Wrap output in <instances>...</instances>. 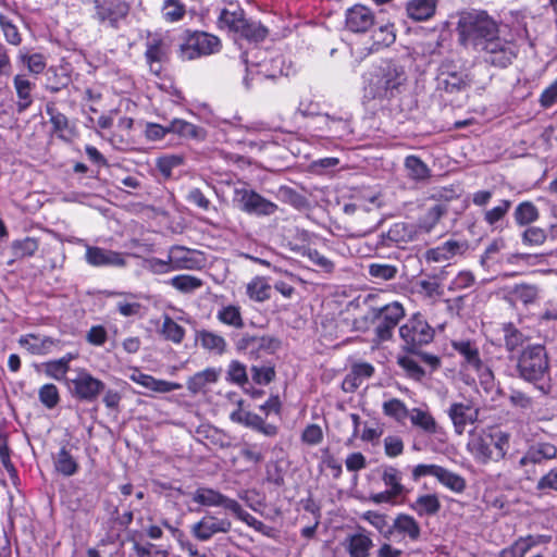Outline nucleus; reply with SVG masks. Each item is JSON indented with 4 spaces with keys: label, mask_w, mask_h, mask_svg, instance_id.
Masks as SVG:
<instances>
[{
    "label": "nucleus",
    "mask_w": 557,
    "mask_h": 557,
    "mask_svg": "<svg viewBox=\"0 0 557 557\" xmlns=\"http://www.w3.org/2000/svg\"><path fill=\"white\" fill-rule=\"evenodd\" d=\"M445 213L446 210L442 205L431 207L420 219L418 225L414 226L418 231V236L420 237L422 234H430Z\"/></svg>",
    "instance_id": "a19ab883"
},
{
    "label": "nucleus",
    "mask_w": 557,
    "mask_h": 557,
    "mask_svg": "<svg viewBox=\"0 0 557 557\" xmlns=\"http://www.w3.org/2000/svg\"><path fill=\"white\" fill-rule=\"evenodd\" d=\"M324 116H325V124L331 132H333L339 136L349 134L350 116L348 114L339 115V116L325 114Z\"/></svg>",
    "instance_id": "e2e57ef3"
},
{
    "label": "nucleus",
    "mask_w": 557,
    "mask_h": 557,
    "mask_svg": "<svg viewBox=\"0 0 557 557\" xmlns=\"http://www.w3.org/2000/svg\"><path fill=\"white\" fill-rule=\"evenodd\" d=\"M271 285L264 276H255L246 286L249 299L256 302H264L271 298Z\"/></svg>",
    "instance_id": "58836bf2"
},
{
    "label": "nucleus",
    "mask_w": 557,
    "mask_h": 557,
    "mask_svg": "<svg viewBox=\"0 0 557 557\" xmlns=\"http://www.w3.org/2000/svg\"><path fill=\"white\" fill-rule=\"evenodd\" d=\"M447 414L453 423L457 435H462L468 425L474 424L479 420L480 409L470 399L463 401H454L447 409Z\"/></svg>",
    "instance_id": "9b49d317"
},
{
    "label": "nucleus",
    "mask_w": 557,
    "mask_h": 557,
    "mask_svg": "<svg viewBox=\"0 0 557 557\" xmlns=\"http://www.w3.org/2000/svg\"><path fill=\"white\" fill-rule=\"evenodd\" d=\"M76 358V355L69 352L60 359L50 360L44 363V370L47 376L57 381L65 380L70 370V362Z\"/></svg>",
    "instance_id": "e433bc0d"
},
{
    "label": "nucleus",
    "mask_w": 557,
    "mask_h": 557,
    "mask_svg": "<svg viewBox=\"0 0 557 557\" xmlns=\"http://www.w3.org/2000/svg\"><path fill=\"white\" fill-rule=\"evenodd\" d=\"M216 319L222 324L237 330L243 329L245 326V322L239 306H222L216 312Z\"/></svg>",
    "instance_id": "37998d69"
},
{
    "label": "nucleus",
    "mask_w": 557,
    "mask_h": 557,
    "mask_svg": "<svg viewBox=\"0 0 557 557\" xmlns=\"http://www.w3.org/2000/svg\"><path fill=\"white\" fill-rule=\"evenodd\" d=\"M436 479L441 484L455 493H462L467 487L466 480L461 475L443 467L440 468Z\"/></svg>",
    "instance_id": "09e8293b"
},
{
    "label": "nucleus",
    "mask_w": 557,
    "mask_h": 557,
    "mask_svg": "<svg viewBox=\"0 0 557 557\" xmlns=\"http://www.w3.org/2000/svg\"><path fill=\"white\" fill-rule=\"evenodd\" d=\"M185 12V5L180 0H165L162 5V15L170 23L181 21Z\"/></svg>",
    "instance_id": "4d7b16f0"
},
{
    "label": "nucleus",
    "mask_w": 557,
    "mask_h": 557,
    "mask_svg": "<svg viewBox=\"0 0 557 557\" xmlns=\"http://www.w3.org/2000/svg\"><path fill=\"white\" fill-rule=\"evenodd\" d=\"M382 480L388 487V491L396 497H399L406 492V487L401 484V476L399 471L394 467L384 469Z\"/></svg>",
    "instance_id": "864d4df0"
},
{
    "label": "nucleus",
    "mask_w": 557,
    "mask_h": 557,
    "mask_svg": "<svg viewBox=\"0 0 557 557\" xmlns=\"http://www.w3.org/2000/svg\"><path fill=\"white\" fill-rule=\"evenodd\" d=\"M375 23L374 13L366 5L355 4L345 14V25L352 33H366Z\"/></svg>",
    "instance_id": "f3484780"
},
{
    "label": "nucleus",
    "mask_w": 557,
    "mask_h": 557,
    "mask_svg": "<svg viewBox=\"0 0 557 557\" xmlns=\"http://www.w3.org/2000/svg\"><path fill=\"white\" fill-rule=\"evenodd\" d=\"M127 13V5L120 0H97L96 14L100 22L115 26Z\"/></svg>",
    "instance_id": "5701e85b"
},
{
    "label": "nucleus",
    "mask_w": 557,
    "mask_h": 557,
    "mask_svg": "<svg viewBox=\"0 0 557 557\" xmlns=\"http://www.w3.org/2000/svg\"><path fill=\"white\" fill-rule=\"evenodd\" d=\"M13 84L18 99L16 102V108L21 113L27 110L33 103L32 91L35 87V84L21 74L14 77Z\"/></svg>",
    "instance_id": "7c9ffc66"
},
{
    "label": "nucleus",
    "mask_w": 557,
    "mask_h": 557,
    "mask_svg": "<svg viewBox=\"0 0 557 557\" xmlns=\"http://www.w3.org/2000/svg\"><path fill=\"white\" fill-rule=\"evenodd\" d=\"M511 208V201L508 199H503L498 202L497 206L492 209L485 211L484 221L490 225H496L500 220L505 218L508 211Z\"/></svg>",
    "instance_id": "052dcab7"
},
{
    "label": "nucleus",
    "mask_w": 557,
    "mask_h": 557,
    "mask_svg": "<svg viewBox=\"0 0 557 557\" xmlns=\"http://www.w3.org/2000/svg\"><path fill=\"white\" fill-rule=\"evenodd\" d=\"M220 372L218 369L207 368L195 373L187 381L188 391L194 395L202 392L208 384H213L219 380Z\"/></svg>",
    "instance_id": "f704fd0d"
},
{
    "label": "nucleus",
    "mask_w": 557,
    "mask_h": 557,
    "mask_svg": "<svg viewBox=\"0 0 557 557\" xmlns=\"http://www.w3.org/2000/svg\"><path fill=\"white\" fill-rule=\"evenodd\" d=\"M510 447V434L499 429L471 432L467 444L473 458L483 465L503 460Z\"/></svg>",
    "instance_id": "20e7f679"
},
{
    "label": "nucleus",
    "mask_w": 557,
    "mask_h": 557,
    "mask_svg": "<svg viewBox=\"0 0 557 557\" xmlns=\"http://www.w3.org/2000/svg\"><path fill=\"white\" fill-rule=\"evenodd\" d=\"M129 380L141 385L143 387L156 392V393H170L177 391L182 387L181 384L175 382H169L165 380H159L152 375L145 374L138 370H135L131 375Z\"/></svg>",
    "instance_id": "bb28decb"
},
{
    "label": "nucleus",
    "mask_w": 557,
    "mask_h": 557,
    "mask_svg": "<svg viewBox=\"0 0 557 557\" xmlns=\"http://www.w3.org/2000/svg\"><path fill=\"white\" fill-rule=\"evenodd\" d=\"M21 61L26 64L28 71L33 74H40L46 69V59L41 53L20 54Z\"/></svg>",
    "instance_id": "69168bd1"
},
{
    "label": "nucleus",
    "mask_w": 557,
    "mask_h": 557,
    "mask_svg": "<svg viewBox=\"0 0 557 557\" xmlns=\"http://www.w3.org/2000/svg\"><path fill=\"white\" fill-rule=\"evenodd\" d=\"M397 363L406 372L407 376L412 380L420 381L425 375V372L419 362L411 357H399Z\"/></svg>",
    "instance_id": "680f3d73"
},
{
    "label": "nucleus",
    "mask_w": 557,
    "mask_h": 557,
    "mask_svg": "<svg viewBox=\"0 0 557 557\" xmlns=\"http://www.w3.org/2000/svg\"><path fill=\"white\" fill-rule=\"evenodd\" d=\"M396 33L394 25L384 23L377 26L371 35L372 46L371 49L377 51L382 48L389 47L395 42Z\"/></svg>",
    "instance_id": "ea45409f"
},
{
    "label": "nucleus",
    "mask_w": 557,
    "mask_h": 557,
    "mask_svg": "<svg viewBox=\"0 0 557 557\" xmlns=\"http://www.w3.org/2000/svg\"><path fill=\"white\" fill-rule=\"evenodd\" d=\"M406 314L403 304L392 301L381 307H372V318H374V339L376 344L391 341L394 331Z\"/></svg>",
    "instance_id": "39448f33"
},
{
    "label": "nucleus",
    "mask_w": 557,
    "mask_h": 557,
    "mask_svg": "<svg viewBox=\"0 0 557 557\" xmlns=\"http://www.w3.org/2000/svg\"><path fill=\"white\" fill-rule=\"evenodd\" d=\"M437 82L441 88L450 94L460 91L468 86L465 72L454 69L450 63L441 65Z\"/></svg>",
    "instance_id": "6ab92c4d"
},
{
    "label": "nucleus",
    "mask_w": 557,
    "mask_h": 557,
    "mask_svg": "<svg viewBox=\"0 0 557 557\" xmlns=\"http://www.w3.org/2000/svg\"><path fill=\"white\" fill-rule=\"evenodd\" d=\"M505 347L508 351L512 352L524 343L523 334L516 329L512 324H505L503 327Z\"/></svg>",
    "instance_id": "bf43d9fd"
},
{
    "label": "nucleus",
    "mask_w": 557,
    "mask_h": 557,
    "mask_svg": "<svg viewBox=\"0 0 557 557\" xmlns=\"http://www.w3.org/2000/svg\"><path fill=\"white\" fill-rule=\"evenodd\" d=\"M344 547L349 557H369L373 541L364 529L349 534L344 541Z\"/></svg>",
    "instance_id": "393cba45"
},
{
    "label": "nucleus",
    "mask_w": 557,
    "mask_h": 557,
    "mask_svg": "<svg viewBox=\"0 0 557 557\" xmlns=\"http://www.w3.org/2000/svg\"><path fill=\"white\" fill-rule=\"evenodd\" d=\"M512 295L516 300L521 301L524 305H529L534 302L537 298V289L531 285H516L512 289Z\"/></svg>",
    "instance_id": "774afa93"
},
{
    "label": "nucleus",
    "mask_w": 557,
    "mask_h": 557,
    "mask_svg": "<svg viewBox=\"0 0 557 557\" xmlns=\"http://www.w3.org/2000/svg\"><path fill=\"white\" fill-rule=\"evenodd\" d=\"M170 44L166 38L154 35L148 37L146 41L145 59L149 71L156 76H160L163 71V64L169 60Z\"/></svg>",
    "instance_id": "ddd939ff"
},
{
    "label": "nucleus",
    "mask_w": 557,
    "mask_h": 557,
    "mask_svg": "<svg viewBox=\"0 0 557 557\" xmlns=\"http://www.w3.org/2000/svg\"><path fill=\"white\" fill-rule=\"evenodd\" d=\"M170 284L181 293H193L203 284L202 280L187 274H181L172 277Z\"/></svg>",
    "instance_id": "5fc2aeb1"
},
{
    "label": "nucleus",
    "mask_w": 557,
    "mask_h": 557,
    "mask_svg": "<svg viewBox=\"0 0 557 557\" xmlns=\"http://www.w3.org/2000/svg\"><path fill=\"white\" fill-rule=\"evenodd\" d=\"M269 32L265 26L256 21H247L245 18L243 27L238 29L236 36L247 39L248 41L259 42L267 38Z\"/></svg>",
    "instance_id": "a18cd8bd"
},
{
    "label": "nucleus",
    "mask_w": 557,
    "mask_h": 557,
    "mask_svg": "<svg viewBox=\"0 0 557 557\" xmlns=\"http://www.w3.org/2000/svg\"><path fill=\"white\" fill-rule=\"evenodd\" d=\"M244 21V10L235 4H230L228 8L223 9L218 18L220 28L227 29L228 32H232L235 35L238 32V29L243 27Z\"/></svg>",
    "instance_id": "c85d7f7f"
},
{
    "label": "nucleus",
    "mask_w": 557,
    "mask_h": 557,
    "mask_svg": "<svg viewBox=\"0 0 557 557\" xmlns=\"http://www.w3.org/2000/svg\"><path fill=\"white\" fill-rule=\"evenodd\" d=\"M418 238V231L414 225L398 222L393 224L386 234L383 233L380 236V240L376 243V246H391V244L400 245Z\"/></svg>",
    "instance_id": "aec40b11"
},
{
    "label": "nucleus",
    "mask_w": 557,
    "mask_h": 557,
    "mask_svg": "<svg viewBox=\"0 0 557 557\" xmlns=\"http://www.w3.org/2000/svg\"><path fill=\"white\" fill-rule=\"evenodd\" d=\"M436 0H411L407 3V14L414 21L432 17L436 9Z\"/></svg>",
    "instance_id": "4c0bfd02"
},
{
    "label": "nucleus",
    "mask_w": 557,
    "mask_h": 557,
    "mask_svg": "<svg viewBox=\"0 0 557 557\" xmlns=\"http://www.w3.org/2000/svg\"><path fill=\"white\" fill-rule=\"evenodd\" d=\"M71 385L73 396L87 403L97 400L106 388V384L101 380L92 376L84 368L76 370V376L71 380Z\"/></svg>",
    "instance_id": "9d476101"
},
{
    "label": "nucleus",
    "mask_w": 557,
    "mask_h": 557,
    "mask_svg": "<svg viewBox=\"0 0 557 557\" xmlns=\"http://www.w3.org/2000/svg\"><path fill=\"white\" fill-rule=\"evenodd\" d=\"M168 255L173 271L197 270L203 265L205 261L202 252L184 246H172Z\"/></svg>",
    "instance_id": "2eb2a0df"
},
{
    "label": "nucleus",
    "mask_w": 557,
    "mask_h": 557,
    "mask_svg": "<svg viewBox=\"0 0 557 557\" xmlns=\"http://www.w3.org/2000/svg\"><path fill=\"white\" fill-rule=\"evenodd\" d=\"M456 34L460 46L479 53L487 65L506 69L518 57L513 37L504 36L502 23L484 10L460 12Z\"/></svg>",
    "instance_id": "f257e3e1"
},
{
    "label": "nucleus",
    "mask_w": 557,
    "mask_h": 557,
    "mask_svg": "<svg viewBox=\"0 0 557 557\" xmlns=\"http://www.w3.org/2000/svg\"><path fill=\"white\" fill-rule=\"evenodd\" d=\"M382 411L386 417L395 420L400 424L405 423L410 412L406 404L398 398H391L385 400L382 405Z\"/></svg>",
    "instance_id": "49530a36"
},
{
    "label": "nucleus",
    "mask_w": 557,
    "mask_h": 557,
    "mask_svg": "<svg viewBox=\"0 0 557 557\" xmlns=\"http://www.w3.org/2000/svg\"><path fill=\"white\" fill-rule=\"evenodd\" d=\"M374 373V367L368 362H357L351 366L350 372L344 380V388L354 391L359 387L362 382L370 379Z\"/></svg>",
    "instance_id": "c756f323"
},
{
    "label": "nucleus",
    "mask_w": 557,
    "mask_h": 557,
    "mask_svg": "<svg viewBox=\"0 0 557 557\" xmlns=\"http://www.w3.org/2000/svg\"><path fill=\"white\" fill-rule=\"evenodd\" d=\"M408 418H410L412 425L420 428L429 434H435L437 432V423L429 411L412 408Z\"/></svg>",
    "instance_id": "de8ad7c7"
},
{
    "label": "nucleus",
    "mask_w": 557,
    "mask_h": 557,
    "mask_svg": "<svg viewBox=\"0 0 557 557\" xmlns=\"http://www.w3.org/2000/svg\"><path fill=\"white\" fill-rule=\"evenodd\" d=\"M85 261L95 268L111 267L124 268L126 253L114 251L99 246L86 245Z\"/></svg>",
    "instance_id": "4468645a"
},
{
    "label": "nucleus",
    "mask_w": 557,
    "mask_h": 557,
    "mask_svg": "<svg viewBox=\"0 0 557 557\" xmlns=\"http://www.w3.org/2000/svg\"><path fill=\"white\" fill-rule=\"evenodd\" d=\"M194 503L205 507H222L232 512L237 500L227 497L221 492L206 486H200L191 493Z\"/></svg>",
    "instance_id": "dca6fc26"
},
{
    "label": "nucleus",
    "mask_w": 557,
    "mask_h": 557,
    "mask_svg": "<svg viewBox=\"0 0 557 557\" xmlns=\"http://www.w3.org/2000/svg\"><path fill=\"white\" fill-rule=\"evenodd\" d=\"M232 201L240 211L258 216L272 215L278 209L276 203L249 189L245 183L234 185Z\"/></svg>",
    "instance_id": "0eeeda50"
},
{
    "label": "nucleus",
    "mask_w": 557,
    "mask_h": 557,
    "mask_svg": "<svg viewBox=\"0 0 557 557\" xmlns=\"http://www.w3.org/2000/svg\"><path fill=\"white\" fill-rule=\"evenodd\" d=\"M468 249L467 242H459L455 239H449L442 245L428 249L424 253V258L426 262H449L456 256H461Z\"/></svg>",
    "instance_id": "a211bd4d"
},
{
    "label": "nucleus",
    "mask_w": 557,
    "mask_h": 557,
    "mask_svg": "<svg viewBox=\"0 0 557 557\" xmlns=\"http://www.w3.org/2000/svg\"><path fill=\"white\" fill-rule=\"evenodd\" d=\"M552 540L550 535L536 534L519 537L511 546L504 548L499 557H524V555L534 546L547 544Z\"/></svg>",
    "instance_id": "b1692460"
},
{
    "label": "nucleus",
    "mask_w": 557,
    "mask_h": 557,
    "mask_svg": "<svg viewBox=\"0 0 557 557\" xmlns=\"http://www.w3.org/2000/svg\"><path fill=\"white\" fill-rule=\"evenodd\" d=\"M404 166L407 176L414 182H424L431 176V170L428 164L417 156H407L404 161Z\"/></svg>",
    "instance_id": "c9c22d12"
},
{
    "label": "nucleus",
    "mask_w": 557,
    "mask_h": 557,
    "mask_svg": "<svg viewBox=\"0 0 557 557\" xmlns=\"http://www.w3.org/2000/svg\"><path fill=\"white\" fill-rule=\"evenodd\" d=\"M419 517L435 516L441 510V500L436 494L419 495L413 503L409 505Z\"/></svg>",
    "instance_id": "473e14b6"
},
{
    "label": "nucleus",
    "mask_w": 557,
    "mask_h": 557,
    "mask_svg": "<svg viewBox=\"0 0 557 557\" xmlns=\"http://www.w3.org/2000/svg\"><path fill=\"white\" fill-rule=\"evenodd\" d=\"M21 347L25 348L32 355H47L53 351L59 346L60 341L42 336L39 334H25L18 338Z\"/></svg>",
    "instance_id": "4be33fe9"
},
{
    "label": "nucleus",
    "mask_w": 557,
    "mask_h": 557,
    "mask_svg": "<svg viewBox=\"0 0 557 557\" xmlns=\"http://www.w3.org/2000/svg\"><path fill=\"white\" fill-rule=\"evenodd\" d=\"M518 376L533 384L542 394L552 389L550 363L543 345L533 344L524 347L517 358Z\"/></svg>",
    "instance_id": "f03ea898"
},
{
    "label": "nucleus",
    "mask_w": 557,
    "mask_h": 557,
    "mask_svg": "<svg viewBox=\"0 0 557 557\" xmlns=\"http://www.w3.org/2000/svg\"><path fill=\"white\" fill-rule=\"evenodd\" d=\"M398 332L404 342L403 347L408 352H417L422 346L430 344L435 335L434 329L421 313L412 314Z\"/></svg>",
    "instance_id": "423d86ee"
},
{
    "label": "nucleus",
    "mask_w": 557,
    "mask_h": 557,
    "mask_svg": "<svg viewBox=\"0 0 557 557\" xmlns=\"http://www.w3.org/2000/svg\"><path fill=\"white\" fill-rule=\"evenodd\" d=\"M406 82L407 74L404 66L388 62L366 76L363 100H391L400 94Z\"/></svg>",
    "instance_id": "7ed1b4c3"
},
{
    "label": "nucleus",
    "mask_w": 557,
    "mask_h": 557,
    "mask_svg": "<svg viewBox=\"0 0 557 557\" xmlns=\"http://www.w3.org/2000/svg\"><path fill=\"white\" fill-rule=\"evenodd\" d=\"M195 341L210 354L222 356L227 351L226 339L216 332L205 329L198 330L195 334Z\"/></svg>",
    "instance_id": "a878e982"
},
{
    "label": "nucleus",
    "mask_w": 557,
    "mask_h": 557,
    "mask_svg": "<svg viewBox=\"0 0 557 557\" xmlns=\"http://www.w3.org/2000/svg\"><path fill=\"white\" fill-rule=\"evenodd\" d=\"M369 274L374 278L389 281L396 276L397 269L392 264L371 263L369 265Z\"/></svg>",
    "instance_id": "338daca9"
},
{
    "label": "nucleus",
    "mask_w": 557,
    "mask_h": 557,
    "mask_svg": "<svg viewBox=\"0 0 557 557\" xmlns=\"http://www.w3.org/2000/svg\"><path fill=\"white\" fill-rule=\"evenodd\" d=\"M557 457V447L548 442H537L530 445L524 455L519 460L520 467H525L530 463L540 465L547 460H553Z\"/></svg>",
    "instance_id": "412c9836"
},
{
    "label": "nucleus",
    "mask_w": 557,
    "mask_h": 557,
    "mask_svg": "<svg viewBox=\"0 0 557 557\" xmlns=\"http://www.w3.org/2000/svg\"><path fill=\"white\" fill-rule=\"evenodd\" d=\"M40 403L48 409H53L60 403V393L54 384L42 385L38 391Z\"/></svg>",
    "instance_id": "13d9d810"
},
{
    "label": "nucleus",
    "mask_w": 557,
    "mask_h": 557,
    "mask_svg": "<svg viewBox=\"0 0 557 557\" xmlns=\"http://www.w3.org/2000/svg\"><path fill=\"white\" fill-rule=\"evenodd\" d=\"M53 466L55 471L64 476H72L79 469L77 460L66 446L61 447L53 456Z\"/></svg>",
    "instance_id": "2f4dec72"
},
{
    "label": "nucleus",
    "mask_w": 557,
    "mask_h": 557,
    "mask_svg": "<svg viewBox=\"0 0 557 557\" xmlns=\"http://www.w3.org/2000/svg\"><path fill=\"white\" fill-rule=\"evenodd\" d=\"M46 113L49 116V121L52 125L53 132L62 136L66 131H69V119L58 110L54 101L47 102Z\"/></svg>",
    "instance_id": "8fccbe9b"
},
{
    "label": "nucleus",
    "mask_w": 557,
    "mask_h": 557,
    "mask_svg": "<svg viewBox=\"0 0 557 557\" xmlns=\"http://www.w3.org/2000/svg\"><path fill=\"white\" fill-rule=\"evenodd\" d=\"M392 529L403 537H408L411 542H417L421 537V525L414 517L408 513H399L393 521Z\"/></svg>",
    "instance_id": "cd10ccee"
},
{
    "label": "nucleus",
    "mask_w": 557,
    "mask_h": 557,
    "mask_svg": "<svg viewBox=\"0 0 557 557\" xmlns=\"http://www.w3.org/2000/svg\"><path fill=\"white\" fill-rule=\"evenodd\" d=\"M518 225H527L539 219V210L531 201L519 203L513 213Z\"/></svg>",
    "instance_id": "3c124183"
},
{
    "label": "nucleus",
    "mask_w": 557,
    "mask_h": 557,
    "mask_svg": "<svg viewBox=\"0 0 557 557\" xmlns=\"http://www.w3.org/2000/svg\"><path fill=\"white\" fill-rule=\"evenodd\" d=\"M0 27L8 44L13 46L21 45L22 36L10 16L0 13Z\"/></svg>",
    "instance_id": "6e6d98bb"
},
{
    "label": "nucleus",
    "mask_w": 557,
    "mask_h": 557,
    "mask_svg": "<svg viewBox=\"0 0 557 557\" xmlns=\"http://www.w3.org/2000/svg\"><path fill=\"white\" fill-rule=\"evenodd\" d=\"M261 67L262 70L259 74H262L265 77L275 78L282 75H289V65L286 64L285 58L282 54H277L270 60V67L267 63Z\"/></svg>",
    "instance_id": "603ef678"
},
{
    "label": "nucleus",
    "mask_w": 557,
    "mask_h": 557,
    "mask_svg": "<svg viewBox=\"0 0 557 557\" xmlns=\"http://www.w3.org/2000/svg\"><path fill=\"white\" fill-rule=\"evenodd\" d=\"M221 48L220 39L205 32H189L184 34L180 45V57L183 60H194L202 55L215 53Z\"/></svg>",
    "instance_id": "1a4fd4ad"
},
{
    "label": "nucleus",
    "mask_w": 557,
    "mask_h": 557,
    "mask_svg": "<svg viewBox=\"0 0 557 557\" xmlns=\"http://www.w3.org/2000/svg\"><path fill=\"white\" fill-rule=\"evenodd\" d=\"M232 529V522L227 518H219L207 512L199 521L190 527L191 535L200 541L207 542L218 534H226Z\"/></svg>",
    "instance_id": "f8f14e48"
},
{
    "label": "nucleus",
    "mask_w": 557,
    "mask_h": 557,
    "mask_svg": "<svg viewBox=\"0 0 557 557\" xmlns=\"http://www.w3.org/2000/svg\"><path fill=\"white\" fill-rule=\"evenodd\" d=\"M170 133L177 134L183 138L202 139L205 132L201 127L194 125L185 120L174 119L169 123Z\"/></svg>",
    "instance_id": "c03bdc74"
},
{
    "label": "nucleus",
    "mask_w": 557,
    "mask_h": 557,
    "mask_svg": "<svg viewBox=\"0 0 557 557\" xmlns=\"http://www.w3.org/2000/svg\"><path fill=\"white\" fill-rule=\"evenodd\" d=\"M38 249V242L33 237H26L22 240L12 243V250L16 258L33 256Z\"/></svg>",
    "instance_id": "0e129e2a"
},
{
    "label": "nucleus",
    "mask_w": 557,
    "mask_h": 557,
    "mask_svg": "<svg viewBox=\"0 0 557 557\" xmlns=\"http://www.w3.org/2000/svg\"><path fill=\"white\" fill-rule=\"evenodd\" d=\"M451 347L462 358L461 367L467 371H473L481 384L488 388L494 381V374L490 367L481 359L476 344L463 339L453 341Z\"/></svg>",
    "instance_id": "6e6552de"
},
{
    "label": "nucleus",
    "mask_w": 557,
    "mask_h": 557,
    "mask_svg": "<svg viewBox=\"0 0 557 557\" xmlns=\"http://www.w3.org/2000/svg\"><path fill=\"white\" fill-rule=\"evenodd\" d=\"M159 333L165 341H169L175 345L182 344L186 335L185 329L168 314L163 315V321Z\"/></svg>",
    "instance_id": "79ce46f5"
},
{
    "label": "nucleus",
    "mask_w": 557,
    "mask_h": 557,
    "mask_svg": "<svg viewBox=\"0 0 557 557\" xmlns=\"http://www.w3.org/2000/svg\"><path fill=\"white\" fill-rule=\"evenodd\" d=\"M275 341L271 337L245 334L237 341L236 348L239 351L253 355L262 349H271Z\"/></svg>",
    "instance_id": "72a5a7b5"
}]
</instances>
